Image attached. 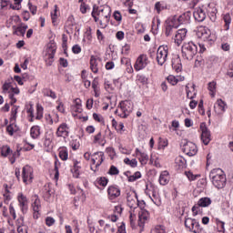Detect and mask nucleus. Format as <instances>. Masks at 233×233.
Wrapping results in <instances>:
<instances>
[{"label": "nucleus", "mask_w": 233, "mask_h": 233, "mask_svg": "<svg viewBox=\"0 0 233 233\" xmlns=\"http://www.w3.org/2000/svg\"><path fill=\"white\" fill-rule=\"evenodd\" d=\"M194 225V218H188L185 220V227L190 230V228Z\"/></svg>", "instance_id": "53"}, {"label": "nucleus", "mask_w": 233, "mask_h": 233, "mask_svg": "<svg viewBox=\"0 0 233 233\" xmlns=\"http://www.w3.org/2000/svg\"><path fill=\"white\" fill-rule=\"evenodd\" d=\"M115 65L114 62L110 61L106 63V70H112V68H114Z\"/></svg>", "instance_id": "63"}, {"label": "nucleus", "mask_w": 233, "mask_h": 233, "mask_svg": "<svg viewBox=\"0 0 233 233\" xmlns=\"http://www.w3.org/2000/svg\"><path fill=\"white\" fill-rule=\"evenodd\" d=\"M172 23L177 25V26H179V25H188L190 23V12L184 13L178 17L174 16Z\"/></svg>", "instance_id": "9"}, {"label": "nucleus", "mask_w": 233, "mask_h": 233, "mask_svg": "<svg viewBox=\"0 0 233 233\" xmlns=\"http://www.w3.org/2000/svg\"><path fill=\"white\" fill-rule=\"evenodd\" d=\"M15 5H10V8L12 10H21V3H23V0H14Z\"/></svg>", "instance_id": "42"}, {"label": "nucleus", "mask_w": 233, "mask_h": 233, "mask_svg": "<svg viewBox=\"0 0 233 233\" xmlns=\"http://www.w3.org/2000/svg\"><path fill=\"white\" fill-rule=\"evenodd\" d=\"M185 37H187V29L186 28H182L177 31V34L175 35L174 40L175 43L177 44V46H179V45H181V43H183Z\"/></svg>", "instance_id": "18"}, {"label": "nucleus", "mask_w": 233, "mask_h": 233, "mask_svg": "<svg viewBox=\"0 0 233 233\" xmlns=\"http://www.w3.org/2000/svg\"><path fill=\"white\" fill-rule=\"evenodd\" d=\"M193 15L195 17V20L198 21V23H203L204 19H207V14H205V10L202 8L197 9L194 13Z\"/></svg>", "instance_id": "21"}, {"label": "nucleus", "mask_w": 233, "mask_h": 233, "mask_svg": "<svg viewBox=\"0 0 233 233\" xmlns=\"http://www.w3.org/2000/svg\"><path fill=\"white\" fill-rule=\"evenodd\" d=\"M114 17L116 21H121V19H123V16L121 15V13H119V11H115Z\"/></svg>", "instance_id": "60"}, {"label": "nucleus", "mask_w": 233, "mask_h": 233, "mask_svg": "<svg viewBox=\"0 0 233 233\" xmlns=\"http://www.w3.org/2000/svg\"><path fill=\"white\" fill-rule=\"evenodd\" d=\"M208 89L209 90V92H211L212 97H214V96H216V82H209Z\"/></svg>", "instance_id": "39"}, {"label": "nucleus", "mask_w": 233, "mask_h": 233, "mask_svg": "<svg viewBox=\"0 0 233 233\" xmlns=\"http://www.w3.org/2000/svg\"><path fill=\"white\" fill-rule=\"evenodd\" d=\"M15 119H17V106H14L11 109L10 123L15 122Z\"/></svg>", "instance_id": "36"}, {"label": "nucleus", "mask_w": 233, "mask_h": 233, "mask_svg": "<svg viewBox=\"0 0 233 233\" xmlns=\"http://www.w3.org/2000/svg\"><path fill=\"white\" fill-rule=\"evenodd\" d=\"M185 174L189 181H196L197 177H199V175H193L190 171H186Z\"/></svg>", "instance_id": "51"}, {"label": "nucleus", "mask_w": 233, "mask_h": 233, "mask_svg": "<svg viewBox=\"0 0 233 233\" xmlns=\"http://www.w3.org/2000/svg\"><path fill=\"white\" fill-rule=\"evenodd\" d=\"M200 130H201V141L204 145H208L210 143V130L207 127L206 123L200 124Z\"/></svg>", "instance_id": "10"}, {"label": "nucleus", "mask_w": 233, "mask_h": 233, "mask_svg": "<svg viewBox=\"0 0 233 233\" xmlns=\"http://www.w3.org/2000/svg\"><path fill=\"white\" fill-rule=\"evenodd\" d=\"M173 28H177V25L173 23V25H168L166 26V35L167 37H168V35H170V34H172Z\"/></svg>", "instance_id": "41"}, {"label": "nucleus", "mask_w": 233, "mask_h": 233, "mask_svg": "<svg viewBox=\"0 0 233 233\" xmlns=\"http://www.w3.org/2000/svg\"><path fill=\"white\" fill-rule=\"evenodd\" d=\"M180 147L182 152H184L186 156H189V157L198 154V146H196L194 142L184 140V142H181Z\"/></svg>", "instance_id": "4"}, {"label": "nucleus", "mask_w": 233, "mask_h": 233, "mask_svg": "<svg viewBox=\"0 0 233 233\" xmlns=\"http://www.w3.org/2000/svg\"><path fill=\"white\" fill-rule=\"evenodd\" d=\"M88 8V6L86 5V4L85 3H82L81 5H80V11L83 13V14H86V9Z\"/></svg>", "instance_id": "62"}, {"label": "nucleus", "mask_w": 233, "mask_h": 233, "mask_svg": "<svg viewBox=\"0 0 233 233\" xmlns=\"http://www.w3.org/2000/svg\"><path fill=\"white\" fill-rule=\"evenodd\" d=\"M22 177H23L24 183H26L28 179L30 181L34 179V169H32V167L26 165L23 167Z\"/></svg>", "instance_id": "11"}, {"label": "nucleus", "mask_w": 233, "mask_h": 233, "mask_svg": "<svg viewBox=\"0 0 233 233\" xmlns=\"http://www.w3.org/2000/svg\"><path fill=\"white\" fill-rule=\"evenodd\" d=\"M172 68L177 73H179V72H181V70H183V66L181 65V59L179 57H177V58L173 59Z\"/></svg>", "instance_id": "24"}, {"label": "nucleus", "mask_w": 233, "mask_h": 233, "mask_svg": "<svg viewBox=\"0 0 233 233\" xmlns=\"http://www.w3.org/2000/svg\"><path fill=\"white\" fill-rule=\"evenodd\" d=\"M107 174H109V176H117L119 174V169H117L116 166H111Z\"/></svg>", "instance_id": "46"}, {"label": "nucleus", "mask_w": 233, "mask_h": 233, "mask_svg": "<svg viewBox=\"0 0 233 233\" xmlns=\"http://www.w3.org/2000/svg\"><path fill=\"white\" fill-rule=\"evenodd\" d=\"M198 37L202 39V41H212L210 29L205 27L201 28L198 32Z\"/></svg>", "instance_id": "16"}, {"label": "nucleus", "mask_w": 233, "mask_h": 233, "mask_svg": "<svg viewBox=\"0 0 233 233\" xmlns=\"http://www.w3.org/2000/svg\"><path fill=\"white\" fill-rule=\"evenodd\" d=\"M176 165H177L178 168H185V166L187 165V160L183 157H177L175 159Z\"/></svg>", "instance_id": "30"}, {"label": "nucleus", "mask_w": 233, "mask_h": 233, "mask_svg": "<svg viewBox=\"0 0 233 233\" xmlns=\"http://www.w3.org/2000/svg\"><path fill=\"white\" fill-rule=\"evenodd\" d=\"M18 203L23 214H25L26 210H28V199L25 195H23V193L18 195Z\"/></svg>", "instance_id": "19"}, {"label": "nucleus", "mask_w": 233, "mask_h": 233, "mask_svg": "<svg viewBox=\"0 0 233 233\" xmlns=\"http://www.w3.org/2000/svg\"><path fill=\"white\" fill-rule=\"evenodd\" d=\"M217 228L218 232L225 233V222L217 219Z\"/></svg>", "instance_id": "44"}, {"label": "nucleus", "mask_w": 233, "mask_h": 233, "mask_svg": "<svg viewBox=\"0 0 233 233\" xmlns=\"http://www.w3.org/2000/svg\"><path fill=\"white\" fill-rule=\"evenodd\" d=\"M5 193L4 194L5 198V203H8L10 199H12V197H10V191L8 190V185H5Z\"/></svg>", "instance_id": "50"}, {"label": "nucleus", "mask_w": 233, "mask_h": 233, "mask_svg": "<svg viewBox=\"0 0 233 233\" xmlns=\"http://www.w3.org/2000/svg\"><path fill=\"white\" fill-rule=\"evenodd\" d=\"M2 88H3L4 94H6V93L10 94V92L12 91V85L10 83L5 82L3 85Z\"/></svg>", "instance_id": "43"}, {"label": "nucleus", "mask_w": 233, "mask_h": 233, "mask_svg": "<svg viewBox=\"0 0 233 233\" xmlns=\"http://www.w3.org/2000/svg\"><path fill=\"white\" fill-rule=\"evenodd\" d=\"M139 155H140V163L142 165H147L148 161V155H147V153H141V152H139Z\"/></svg>", "instance_id": "48"}, {"label": "nucleus", "mask_w": 233, "mask_h": 233, "mask_svg": "<svg viewBox=\"0 0 233 233\" xmlns=\"http://www.w3.org/2000/svg\"><path fill=\"white\" fill-rule=\"evenodd\" d=\"M12 28H13V30H14L13 34H14L15 35H22V36H25V30H23V28L21 27V25H19V26L13 25Z\"/></svg>", "instance_id": "33"}, {"label": "nucleus", "mask_w": 233, "mask_h": 233, "mask_svg": "<svg viewBox=\"0 0 233 233\" xmlns=\"http://www.w3.org/2000/svg\"><path fill=\"white\" fill-rule=\"evenodd\" d=\"M92 17H94L95 23H97V21H99V25H101V18L97 16V12L96 11V5L93 6Z\"/></svg>", "instance_id": "52"}, {"label": "nucleus", "mask_w": 233, "mask_h": 233, "mask_svg": "<svg viewBox=\"0 0 233 233\" xmlns=\"http://www.w3.org/2000/svg\"><path fill=\"white\" fill-rule=\"evenodd\" d=\"M15 157H19V150H17L16 152H15L13 154V157L9 158V161L11 162V165H14L15 163Z\"/></svg>", "instance_id": "57"}, {"label": "nucleus", "mask_w": 233, "mask_h": 233, "mask_svg": "<svg viewBox=\"0 0 233 233\" xmlns=\"http://www.w3.org/2000/svg\"><path fill=\"white\" fill-rule=\"evenodd\" d=\"M59 157L62 161H66V159H68V151H66V149H60Z\"/></svg>", "instance_id": "40"}, {"label": "nucleus", "mask_w": 233, "mask_h": 233, "mask_svg": "<svg viewBox=\"0 0 233 233\" xmlns=\"http://www.w3.org/2000/svg\"><path fill=\"white\" fill-rule=\"evenodd\" d=\"M70 127H68V125H66V123H63L61 124L56 130V137H64L66 138L68 137V134H70L69 132Z\"/></svg>", "instance_id": "13"}, {"label": "nucleus", "mask_w": 233, "mask_h": 233, "mask_svg": "<svg viewBox=\"0 0 233 233\" xmlns=\"http://www.w3.org/2000/svg\"><path fill=\"white\" fill-rule=\"evenodd\" d=\"M32 198L34 200V202L32 204V208H33V210L35 212L34 218H37L36 214H39V211L41 210V200L39 199V196H37V195H34L32 197Z\"/></svg>", "instance_id": "17"}, {"label": "nucleus", "mask_w": 233, "mask_h": 233, "mask_svg": "<svg viewBox=\"0 0 233 233\" xmlns=\"http://www.w3.org/2000/svg\"><path fill=\"white\" fill-rule=\"evenodd\" d=\"M44 198L46 199H50V197L52 196V189L50 188L49 186H45V191H44Z\"/></svg>", "instance_id": "47"}, {"label": "nucleus", "mask_w": 233, "mask_h": 233, "mask_svg": "<svg viewBox=\"0 0 233 233\" xmlns=\"http://www.w3.org/2000/svg\"><path fill=\"white\" fill-rule=\"evenodd\" d=\"M118 108H120L122 112L118 116L126 119L127 116H130L132 110H134V104H132L130 101H122L119 103Z\"/></svg>", "instance_id": "7"}, {"label": "nucleus", "mask_w": 233, "mask_h": 233, "mask_svg": "<svg viewBox=\"0 0 233 233\" xmlns=\"http://www.w3.org/2000/svg\"><path fill=\"white\" fill-rule=\"evenodd\" d=\"M124 163L126 165H129V167H131L132 168H136V167H137V160L136 158L130 160V158L126 157L124 159Z\"/></svg>", "instance_id": "34"}, {"label": "nucleus", "mask_w": 233, "mask_h": 233, "mask_svg": "<svg viewBox=\"0 0 233 233\" xmlns=\"http://www.w3.org/2000/svg\"><path fill=\"white\" fill-rule=\"evenodd\" d=\"M225 108H227V104L225 103V101H223L221 99H218L214 105L215 112L218 115L223 114V112H225Z\"/></svg>", "instance_id": "20"}, {"label": "nucleus", "mask_w": 233, "mask_h": 233, "mask_svg": "<svg viewBox=\"0 0 233 233\" xmlns=\"http://www.w3.org/2000/svg\"><path fill=\"white\" fill-rule=\"evenodd\" d=\"M116 233H127V231L125 230V223H122V225L118 227V230Z\"/></svg>", "instance_id": "64"}, {"label": "nucleus", "mask_w": 233, "mask_h": 233, "mask_svg": "<svg viewBox=\"0 0 233 233\" xmlns=\"http://www.w3.org/2000/svg\"><path fill=\"white\" fill-rule=\"evenodd\" d=\"M9 212L12 215L13 219H15L17 216L15 215V209L14 208V206L10 204L9 206Z\"/></svg>", "instance_id": "58"}, {"label": "nucleus", "mask_w": 233, "mask_h": 233, "mask_svg": "<svg viewBox=\"0 0 233 233\" xmlns=\"http://www.w3.org/2000/svg\"><path fill=\"white\" fill-rule=\"evenodd\" d=\"M125 128V125H123V123H119L116 127V132H118L119 134H123V129Z\"/></svg>", "instance_id": "61"}, {"label": "nucleus", "mask_w": 233, "mask_h": 233, "mask_svg": "<svg viewBox=\"0 0 233 233\" xmlns=\"http://www.w3.org/2000/svg\"><path fill=\"white\" fill-rule=\"evenodd\" d=\"M19 127L15 125V122H11V124L6 127V131L8 132L9 136H14V132H17Z\"/></svg>", "instance_id": "29"}, {"label": "nucleus", "mask_w": 233, "mask_h": 233, "mask_svg": "<svg viewBox=\"0 0 233 233\" xmlns=\"http://www.w3.org/2000/svg\"><path fill=\"white\" fill-rule=\"evenodd\" d=\"M11 152H12V149L10 148V147L5 146L2 148L1 156H3V157H8Z\"/></svg>", "instance_id": "37"}, {"label": "nucleus", "mask_w": 233, "mask_h": 233, "mask_svg": "<svg viewBox=\"0 0 233 233\" xmlns=\"http://www.w3.org/2000/svg\"><path fill=\"white\" fill-rule=\"evenodd\" d=\"M198 207H202V208H207V207H210V205H212V199H210V198L208 197H204L201 198L198 201Z\"/></svg>", "instance_id": "26"}, {"label": "nucleus", "mask_w": 233, "mask_h": 233, "mask_svg": "<svg viewBox=\"0 0 233 233\" xmlns=\"http://www.w3.org/2000/svg\"><path fill=\"white\" fill-rule=\"evenodd\" d=\"M30 136L33 139H37L41 136V127L39 126H33L30 130Z\"/></svg>", "instance_id": "25"}, {"label": "nucleus", "mask_w": 233, "mask_h": 233, "mask_svg": "<svg viewBox=\"0 0 233 233\" xmlns=\"http://www.w3.org/2000/svg\"><path fill=\"white\" fill-rule=\"evenodd\" d=\"M223 20L225 22L224 30H229L230 23L232 22V18L230 17L229 14L224 15Z\"/></svg>", "instance_id": "31"}, {"label": "nucleus", "mask_w": 233, "mask_h": 233, "mask_svg": "<svg viewBox=\"0 0 233 233\" xmlns=\"http://www.w3.org/2000/svg\"><path fill=\"white\" fill-rule=\"evenodd\" d=\"M189 232H194V233L201 232V225H199V222L195 218H193V224H191V227L189 228Z\"/></svg>", "instance_id": "28"}, {"label": "nucleus", "mask_w": 233, "mask_h": 233, "mask_svg": "<svg viewBox=\"0 0 233 233\" xmlns=\"http://www.w3.org/2000/svg\"><path fill=\"white\" fill-rule=\"evenodd\" d=\"M137 81L138 83H141V85H148V77L144 75L137 76Z\"/></svg>", "instance_id": "45"}, {"label": "nucleus", "mask_w": 233, "mask_h": 233, "mask_svg": "<svg viewBox=\"0 0 233 233\" xmlns=\"http://www.w3.org/2000/svg\"><path fill=\"white\" fill-rule=\"evenodd\" d=\"M96 183L100 185V187H106V185H108V178L105 177H98Z\"/></svg>", "instance_id": "38"}, {"label": "nucleus", "mask_w": 233, "mask_h": 233, "mask_svg": "<svg viewBox=\"0 0 233 233\" xmlns=\"http://www.w3.org/2000/svg\"><path fill=\"white\" fill-rule=\"evenodd\" d=\"M54 223H56V219H54V218L47 217L46 218V225H47V227H52V225H54Z\"/></svg>", "instance_id": "55"}, {"label": "nucleus", "mask_w": 233, "mask_h": 233, "mask_svg": "<svg viewBox=\"0 0 233 233\" xmlns=\"http://www.w3.org/2000/svg\"><path fill=\"white\" fill-rule=\"evenodd\" d=\"M127 206L129 207V208H134V210H136V208L139 207V199L137 198V194H127Z\"/></svg>", "instance_id": "14"}, {"label": "nucleus", "mask_w": 233, "mask_h": 233, "mask_svg": "<svg viewBox=\"0 0 233 233\" xmlns=\"http://www.w3.org/2000/svg\"><path fill=\"white\" fill-rule=\"evenodd\" d=\"M61 167V162L56 158L55 161V179H59V167Z\"/></svg>", "instance_id": "35"}, {"label": "nucleus", "mask_w": 233, "mask_h": 233, "mask_svg": "<svg viewBox=\"0 0 233 233\" xmlns=\"http://www.w3.org/2000/svg\"><path fill=\"white\" fill-rule=\"evenodd\" d=\"M168 57V46H160L157 51V61L160 66L167 63Z\"/></svg>", "instance_id": "6"}, {"label": "nucleus", "mask_w": 233, "mask_h": 233, "mask_svg": "<svg viewBox=\"0 0 233 233\" xmlns=\"http://www.w3.org/2000/svg\"><path fill=\"white\" fill-rule=\"evenodd\" d=\"M170 177L168 171H162L159 177V184L162 186L168 185Z\"/></svg>", "instance_id": "22"}, {"label": "nucleus", "mask_w": 233, "mask_h": 233, "mask_svg": "<svg viewBox=\"0 0 233 233\" xmlns=\"http://www.w3.org/2000/svg\"><path fill=\"white\" fill-rule=\"evenodd\" d=\"M148 63V56H147V55H140L135 63L134 68L137 72H139V70L147 68Z\"/></svg>", "instance_id": "8"}, {"label": "nucleus", "mask_w": 233, "mask_h": 233, "mask_svg": "<svg viewBox=\"0 0 233 233\" xmlns=\"http://www.w3.org/2000/svg\"><path fill=\"white\" fill-rule=\"evenodd\" d=\"M198 54V45L194 42H187L182 46V56L187 61H192Z\"/></svg>", "instance_id": "3"}, {"label": "nucleus", "mask_w": 233, "mask_h": 233, "mask_svg": "<svg viewBox=\"0 0 233 233\" xmlns=\"http://www.w3.org/2000/svg\"><path fill=\"white\" fill-rule=\"evenodd\" d=\"M108 199L111 201L121 196V189L117 186H109L107 188Z\"/></svg>", "instance_id": "12"}, {"label": "nucleus", "mask_w": 233, "mask_h": 233, "mask_svg": "<svg viewBox=\"0 0 233 233\" xmlns=\"http://www.w3.org/2000/svg\"><path fill=\"white\" fill-rule=\"evenodd\" d=\"M73 54H81V46L79 45H75L72 47Z\"/></svg>", "instance_id": "56"}, {"label": "nucleus", "mask_w": 233, "mask_h": 233, "mask_svg": "<svg viewBox=\"0 0 233 233\" xmlns=\"http://www.w3.org/2000/svg\"><path fill=\"white\" fill-rule=\"evenodd\" d=\"M57 50V46L56 44H48L45 55V61L47 66H52V63H54V57L56 56V51Z\"/></svg>", "instance_id": "5"}, {"label": "nucleus", "mask_w": 233, "mask_h": 233, "mask_svg": "<svg viewBox=\"0 0 233 233\" xmlns=\"http://www.w3.org/2000/svg\"><path fill=\"white\" fill-rule=\"evenodd\" d=\"M36 119H43V107L41 105L36 106Z\"/></svg>", "instance_id": "49"}, {"label": "nucleus", "mask_w": 233, "mask_h": 233, "mask_svg": "<svg viewBox=\"0 0 233 233\" xmlns=\"http://www.w3.org/2000/svg\"><path fill=\"white\" fill-rule=\"evenodd\" d=\"M209 177L215 188H218V190L225 188V185H227V175H225V172H223L221 168L211 170Z\"/></svg>", "instance_id": "1"}, {"label": "nucleus", "mask_w": 233, "mask_h": 233, "mask_svg": "<svg viewBox=\"0 0 233 233\" xmlns=\"http://www.w3.org/2000/svg\"><path fill=\"white\" fill-rule=\"evenodd\" d=\"M90 68L94 74H97V72H99V68L97 67V58L94 56H91L90 58Z\"/></svg>", "instance_id": "27"}, {"label": "nucleus", "mask_w": 233, "mask_h": 233, "mask_svg": "<svg viewBox=\"0 0 233 233\" xmlns=\"http://www.w3.org/2000/svg\"><path fill=\"white\" fill-rule=\"evenodd\" d=\"M43 94L46 97H51L52 99L57 98L56 92L52 91V89L46 88L43 90Z\"/></svg>", "instance_id": "32"}, {"label": "nucleus", "mask_w": 233, "mask_h": 233, "mask_svg": "<svg viewBox=\"0 0 233 233\" xmlns=\"http://www.w3.org/2000/svg\"><path fill=\"white\" fill-rule=\"evenodd\" d=\"M103 152H96L92 155L91 161L93 165H96V168H98V167H101L103 161H105Z\"/></svg>", "instance_id": "15"}, {"label": "nucleus", "mask_w": 233, "mask_h": 233, "mask_svg": "<svg viewBox=\"0 0 233 233\" xmlns=\"http://www.w3.org/2000/svg\"><path fill=\"white\" fill-rule=\"evenodd\" d=\"M152 201L157 205V207H161V198H157V196H156V194L154 193H153Z\"/></svg>", "instance_id": "54"}, {"label": "nucleus", "mask_w": 233, "mask_h": 233, "mask_svg": "<svg viewBox=\"0 0 233 233\" xmlns=\"http://www.w3.org/2000/svg\"><path fill=\"white\" fill-rule=\"evenodd\" d=\"M167 80L170 85L174 86H176L177 83H179V81H185V76H174L173 75H169Z\"/></svg>", "instance_id": "23"}, {"label": "nucleus", "mask_w": 233, "mask_h": 233, "mask_svg": "<svg viewBox=\"0 0 233 233\" xmlns=\"http://www.w3.org/2000/svg\"><path fill=\"white\" fill-rule=\"evenodd\" d=\"M96 15L100 19L101 28H106V26H108V23H110V14L112 13V9L106 5L100 7L96 5Z\"/></svg>", "instance_id": "2"}, {"label": "nucleus", "mask_w": 233, "mask_h": 233, "mask_svg": "<svg viewBox=\"0 0 233 233\" xmlns=\"http://www.w3.org/2000/svg\"><path fill=\"white\" fill-rule=\"evenodd\" d=\"M138 218L139 221H147V219H148V218L147 217V212H142V214L139 213Z\"/></svg>", "instance_id": "59"}]
</instances>
